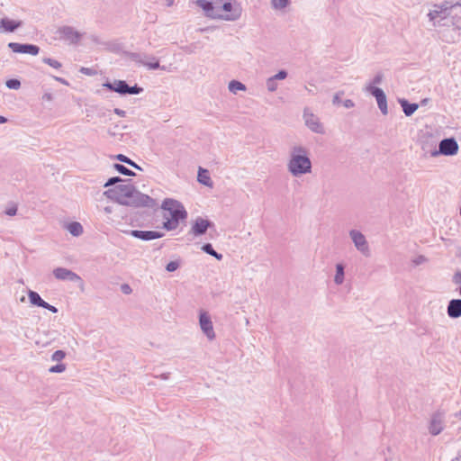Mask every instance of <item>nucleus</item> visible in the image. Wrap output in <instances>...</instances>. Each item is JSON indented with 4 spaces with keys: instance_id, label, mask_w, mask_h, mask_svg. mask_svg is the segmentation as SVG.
<instances>
[{
    "instance_id": "obj_48",
    "label": "nucleus",
    "mask_w": 461,
    "mask_h": 461,
    "mask_svg": "<svg viewBox=\"0 0 461 461\" xmlns=\"http://www.w3.org/2000/svg\"><path fill=\"white\" fill-rule=\"evenodd\" d=\"M42 100L46 102H51L53 100V95L50 93H45L42 95Z\"/></svg>"
},
{
    "instance_id": "obj_56",
    "label": "nucleus",
    "mask_w": 461,
    "mask_h": 461,
    "mask_svg": "<svg viewBox=\"0 0 461 461\" xmlns=\"http://www.w3.org/2000/svg\"><path fill=\"white\" fill-rule=\"evenodd\" d=\"M104 212H105L106 213H111V212H112V208H111V207H109V206H107V207H105V208H104Z\"/></svg>"
},
{
    "instance_id": "obj_38",
    "label": "nucleus",
    "mask_w": 461,
    "mask_h": 461,
    "mask_svg": "<svg viewBox=\"0 0 461 461\" xmlns=\"http://www.w3.org/2000/svg\"><path fill=\"white\" fill-rule=\"evenodd\" d=\"M143 91V88L134 85L133 86H128V95H139Z\"/></svg>"
},
{
    "instance_id": "obj_13",
    "label": "nucleus",
    "mask_w": 461,
    "mask_h": 461,
    "mask_svg": "<svg viewBox=\"0 0 461 461\" xmlns=\"http://www.w3.org/2000/svg\"><path fill=\"white\" fill-rule=\"evenodd\" d=\"M444 413L441 411H436L433 413L429 426V431L431 435L437 436L442 432L444 429Z\"/></svg>"
},
{
    "instance_id": "obj_19",
    "label": "nucleus",
    "mask_w": 461,
    "mask_h": 461,
    "mask_svg": "<svg viewBox=\"0 0 461 461\" xmlns=\"http://www.w3.org/2000/svg\"><path fill=\"white\" fill-rule=\"evenodd\" d=\"M21 22L10 20L8 18H3L0 20V29H4L5 32H12L21 26Z\"/></svg>"
},
{
    "instance_id": "obj_29",
    "label": "nucleus",
    "mask_w": 461,
    "mask_h": 461,
    "mask_svg": "<svg viewBox=\"0 0 461 461\" xmlns=\"http://www.w3.org/2000/svg\"><path fill=\"white\" fill-rule=\"evenodd\" d=\"M421 149L425 154H429L430 157H432V149H437V145L433 140H426L422 142Z\"/></svg>"
},
{
    "instance_id": "obj_15",
    "label": "nucleus",
    "mask_w": 461,
    "mask_h": 461,
    "mask_svg": "<svg viewBox=\"0 0 461 461\" xmlns=\"http://www.w3.org/2000/svg\"><path fill=\"white\" fill-rule=\"evenodd\" d=\"M53 276L59 280H68L71 282H77L81 279L77 274L65 267L55 268Z\"/></svg>"
},
{
    "instance_id": "obj_60",
    "label": "nucleus",
    "mask_w": 461,
    "mask_h": 461,
    "mask_svg": "<svg viewBox=\"0 0 461 461\" xmlns=\"http://www.w3.org/2000/svg\"><path fill=\"white\" fill-rule=\"evenodd\" d=\"M459 294H460V295H461V287L459 288Z\"/></svg>"
},
{
    "instance_id": "obj_42",
    "label": "nucleus",
    "mask_w": 461,
    "mask_h": 461,
    "mask_svg": "<svg viewBox=\"0 0 461 461\" xmlns=\"http://www.w3.org/2000/svg\"><path fill=\"white\" fill-rule=\"evenodd\" d=\"M344 95L343 91L337 92L332 98V104L338 105L341 103V96Z\"/></svg>"
},
{
    "instance_id": "obj_37",
    "label": "nucleus",
    "mask_w": 461,
    "mask_h": 461,
    "mask_svg": "<svg viewBox=\"0 0 461 461\" xmlns=\"http://www.w3.org/2000/svg\"><path fill=\"white\" fill-rule=\"evenodd\" d=\"M67 366L65 364L59 363L49 369L50 373H63Z\"/></svg>"
},
{
    "instance_id": "obj_17",
    "label": "nucleus",
    "mask_w": 461,
    "mask_h": 461,
    "mask_svg": "<svg viewBox=\"0 0 461 461\" xmlns=\"http://www.w3.org/2000/svg\"><path fill=\"white\" fill-rule=\"evenodd\" d=\"M104 87L116 92L120 95H128V86L129 85L124 80H114L113 82H106L104 85Z\"/></svg>"
},
{
    "instance_id": "obj_1",
    "label": "nucleus",
    "mask_w": 461,
    "mask_h": 461,
    "mask_svg": "<svg viewBox=\"0 0 461 461\" xmlns=\"http://www.w3.org/2000/svg\"><path fill=\"white\" fill-rule=\"evenodd\" d=\"M104 195L126 206H145L152 208L156 205V202L153 198L140 193L130 183L110 188L104 191Z\"/></svg>"
},
{
    "instance_id": "obj_50",
    "label": "nucleus",
    "mask_w": 461,
    "mask_h": 461,
    "mask_svg": "<svg viewBox=\"0 0 461 461\" xmlns=\"http://www.w3.org/2000/svg\"><path fill=\"white\" fill-rule=\"evenodd\" d=\"M121 288L122 293L125 294H129L131 292V288L129 285H122Z\"/></svg>"
},
{
    "instance_id": "obj_9",
    "label": "nucleus",
    "mask_w": 461,
    "mask_h": 461,
    "mask_svg": "<svg viewBox=\"0 0 461 461\" xmlns=\"http://www.w3.org/2000/svg\"><path fill=\"white\" fill-rule=\"evenodd\" d=\"M366 91L371 94L376 100L379 110L384 115L388 114V106H387V98L383 91V89L371 85H367L366 86Z\"/></svg>"
},
{
    "instance_id": "obj_16",
    "label": "nucleus",
    "mask_w": 461,
    "mask_h": 461,
    "mask_svg": "<svg viewBox=\"0 0 461 461\" xmlns=\"http://www.w3.org/2000/svg\"><path fill=\"white\" fill-rule=\"evenodd\" d=\"M129 234L142 240H152L163 237V233L155 230H130Z\"/></svg>"
},
{
    "instance_id": "obj_10",
    "label": "nucleus",
    "mask_w": 461,
    "mask_h": 461,
    "mask_svg": "<svg viewBox=\"0 0 461 461\" xmlns=\"http://www.w3.org/2000/svg\"><path fill=\"white\" fill-rule=\"evenodd\" d=\"M199 325L203 333L209 340H213L215 339L213 324L207 312H200Z\"/></svg>"
},
{
    "instance_id": "obj_11",
    "label": "nucleus",
    "mask_w": 461,
    "mask_h": 461,
    "mask_svg": "<svg viewBox=\"0 0 461 461\" xmlns=\"http://www.w3.org/2000/svg\"><path fill=\"white\" fill-rule=\"evenodd\" d=\"M57 33L60 39L68 41L70 44H77L82 37V34L74 27L68 25L59 28Z\"/></svg>"
},
{
    "instance_id": "obj_26",
    "label": "nucleus",
    "mask_w": 461,
    "mask_h": 461,
    "mask_svg": "<svg viewBox=\"0 0 461 461\" xmlns=\"http://www.w3.org/2000/svg\"><path fill=\"white\" fill-rule=\"evenodd\" d=\"M202 250L210 256L214 257L217 260H221L222 255L215 251L211 243H205L202 246Z\"/></svg>"
},
{
    "instance_id": "obj_2",
    "label": "nucleus",
    "mask_w": 461,
    "mask_h": 461,
    "mask_svg": "<svg viewBox=\"0 0 461 461\" xmlns=\"http://www.w3.org/2000/svg\"><path fill=\"white\" fill-rule=\"evenodd\" d=\"M196 5L213 19L234 22L241 16L240 5L232 0H196Z\"/></svg>"
},
{
    "instance_id": "obj_32",
    "label": "nucleus",
    "mask_w": 461,
    "mask_h": 461,
    "mask_svg": "<svg viewBox=\"0 0 461 461\" xmlns=\"http://www.w3.org/2000/svg\"><path fill=\"white\" fill-rule=\"evenodd\" d=\"M146 58H148V56L137 52H132L130 54V59L140 65H142V62L145 61Z\"/></svg>"
},
{
    "instance_id": "obj_31",
    "label": "nucleus",
    "mask_w": 461,
    "mask_h": 461,
    "mask_svg": "<svg viewBox=\"0 0 461 461\" xmlns=\"http://www.w3.org/2000/svg\"><path fill=\"white\" fill-rule=\"evenodd\" d=\"M113 167L115 168L116 171H118L122 175L128 176H135V173L133 171L127 168L125 166H123L122 164H114Z\"/></svg>"
},
{
    "instance_id": "obj_47",
    "label": "nucleus",
    "mask_w": 461,
    "mask_h": 461,
    "mask_svg": "<svg viewBox=\"0 0 461 461\" xmlns=\"http://www.w3.org/2000/svg\"><path fill=\"white\" fill-rule=\"evenodd\" d=\"M45 305H46V306H45V307H43L44 309H47V310H49L50 312H53V313L58 312V309H57L55 306H53V305H51V304L48 303L47 302L45 303Z\"/></svg>"
},
{
    "instance_id": "obj_4",
    "label": "nucleus",
    "mask_w": 461,
    "mask_h": 461,
    "mask_svg": "<svg viewBox=\"0 0 461 461\" xmlns=\"http://www.w3.org/2000/svg\"><path fill=\"white\" fill-rule=\"evenodd\" d=\"M454 8V5H449L447 3L443 4L441 5H435L434 9L429 11L428 14V17L429 21L433 23V26H452L453 31L456 34V37L452 36L450 39L447 38L446 41L447 42H455L461 34V27L455 22L453 16L450 15L451 10Z\"/></svg>"
},
{
    "instance_id": "obj_54",
    "label": "nucleus",
    "mask_w": 461,
    "mask_h": 461,
    "mask_svg": "<svg viewBox=\"0 0 461 461\" xmlns=\"http://www.w3.org/2000/svg\"><path fill=\"white\" fill-rule=\"evenodd\" d=\"M175 3V0H166V4L167 6H172Z\"/></svg>"
},
{
    "instance_id": "obj_3",
    "label": "nucleus",
    "mask_w": 461,
    "mask_h": 461,
    "mask_svg": "<svg viewBox=\"0 0 461 461\" xmlns=\"http://www.w3.org/2000/svg\"><path fill=\"white\" fill-rule=\"evenodd\" d=\"M287 171L294 177H300L312 172L310 150L301 144L291 146L286 163Z\"/></svg>"
},
{
    "instance_id": "obj_36",
    "label": "nucleus",
    "mask_w": 461,
    "mask_h": 461,
    "mask_svg": "<svg viewBox=\"0 0 461 461\" xmlns=\"http://www.w3.org/2000/svg\"><path fill=\"white\" fill-rule=\"evenodd\" d=\"M5 86L9 89H19L21 86V82L18 79H9L5 82Z\"/></svg>"
},
{
    "instance_id": "obj_23",
    "label": "nucleus",
    "mask_w": 461,
    "mask_h": 461,
    "mask_svg": "<svg viewBox=\"0 0 461 461\" xmlns=\"http://www.w3.org/2000/svg\"><path fill=\"white\" fill-rule=\"evenodd\" d=\"M28 297H29L30 303L32 305H36V306H39L41 308L46 306L45 305L46 302L40 296V294L37 292L29 290Z\"/></svg>"
},
{
    "instance_id": "obj_24",
    "label": "nucleus",
    "mask_w": 461,
    "mask_h": 461,
    "mask_svg": "<svg viewBox=\"0 0 461 461\" xmlns=\"http://www.w3.org/2000/svg\"><path fill=\"white\" fill-rule=\"evenodd\" d=\"M344 265L338 263L336 265V274L334 276V283L338 285H342L345 279Z\"/></svg>"
},
{
    "instance_id": "obj_51",
    "label": "nucleus",
    "mask_w": 461,
    "mask_h": 461,
    "mask_svg": "<svg viewBox=\"0 0 461 461\" xmlns=\"http://www.w3.org/2000/svg\"><path fill=\"white\" fill-rule=\"evenodd\" d=\"M53 78H54L56 81L59 82V83H61V84H63V85H65V86H68V85H69V83H68L66 79H64V78H62V77H53Z\"/></svg>"
},
{
    "instance_id": "obj_44",
    "label": "nucleus",
    "mask_w": 461,
    "mask_h": 461,
    "mask_svg": "<svg viewBox=\"0 0 461 461\" xmlns=\"http://www.w3.org/2000/svg\"><path fill=\"white\" fill-rule=\"evenodd\" d=\"M276 81L283 80L287 77V72L285 70H280L276 75L272 76Z\"/></svg>"
},
{
    "instance_id": "obj_6",
    "label": "nucleus",
    "mask_w": 461,
    "mask_h": 461,
    "mask_svg": "<svg viewBox=\"0 0 461 461\" xmlns=\"http://www.w3.org/2000/svg\"><path fill=\"white\" fill-rule=\"evenodd\" d=\"M348 235L356 249L364 257H370L371 249L365 235L357 230H349Z\"/></svg>"
},
{
    "instance_id": "obj_28",
    "label": "nucleus",
    "mask_w": 461,
    "mask_h": 461,
    "mask_svg": "<svg viewBox=\"0 0 461 461\" xmlns=\"http://www.w3.org/2000/svg\"><path fill=\"white\" fill-rule=\"evenodd\" d=\"M229 90L231 93L236 94L238 91H245L246 90V86L243 83L240 82V81L231 80L229 83Z\"/></svg>"
},
{
    "instance_id": "obj_45",
    "label": "nucleus",
    "mask_w": 461,
    "mask_h": 461,
    "mask_svg": "<svg viewBox=\"0 0 461 461\" xmlns=\"http://www.w3.org/2000/svg\"><path fill=\"white\" fill-rule=\"evenodd\" d=\"M452 281L456 285L461 284V271H457L454 274Z\"/></svg>"
},
{
    "instance_id": "obj_8",
    "label": "nucleus",
    "mask_w": 461,
    "mask_h": 461,
    "mask_svg": "<svg viewBox=\"0 0 461 461\" xmlns=\"http://www.w3.org/2000/svg\"><path fill=\"white\" fill-rule=\"evenodd\" d=\"M303 118L307 128L311 130L312 132L318 134L325 133L324 126L320 122L318 116L312 113L308 108L304 109Z\"/></svg>"
},
{
    "instance_id": "obj_35",
    "label": "nucleus",
    "mask_w": 461,
    "mask_h": 461,
    "mask_svg": "<svg viewBox=\"0 0 461 461\" xmlns=\"http://www.w3.org/2000/svg\"><path fill=\"white\" fill-rule=\"evenodd\" d=\"M65 357H66L65 351L56 350L51 356V360L55 361V362H60L61 360H63L65 358Z\"/></svg>"
},
{
    "instance_id": "obj_22",
    "label": "nucleus",
    "mask_w": 461,
    "mask_h": 461,
    "mask_svg": "<svg viewBox=\"0 0 461 461\" xmlns=\"http://www.w3.org/2000/svg\"><path fill=\"white\" fill-rule=\"evenodd\" d=\"M65 228L74 237H79L84 231L83 226L78 221L69 222Z\"/></svg>"
},
{
    "instance_id": "obj_20",
    "label": "nucleus",
    "mask_w": 461,
    "mask_h": 461,
    "mask_svg": "<svg viewBox=\"0 0 461 461\" xmlns=\"http://www.w3.org/2000/svg\"><path fill=\"white\" fill-rule=\"evenodd\" d=\"M399 104H401L402 111L406 116L412 115L419 108L418 104L409 103L406 99H400Z\"/></svg>"
},
{
    "instance_id": "obj_43",
    "label": "nucleus",
    "mask_w": 461,
    "mask_h": 461,
    "mask_svg": "<svg viewBox=\"0 0 461 461\" xmlns=\"http://www.w3.org/2000/svg\"><path fill=\"white\" fill-rule=\"evenodd\" d=\"M17 212V206L15 204H13L9 207H7L5 211V213L8 216H14Z\"/></svg>"
},
{
    "instance_id": "obj_34",
    "label": "nucleus",
    "mask_w": 461,
    "mask_h": 461,
    "mask_svg": "<svg viewBox=\"0 0 461 461\" xmlns=\"http://www.w3.org/2000/svg\"><path fill=\"white\" fill-rule=\"evenodd\" d=\"M42 61H43L45 64H47V65H49V66H50V67H52V68H57V69H58V68H61V66H62V65H61V63H60L59 61H58V60H56V59H50V58H44V59H42Z\"/></svg>"
},
{
    "instance_id": "obj_52",
    "label": "nucleus",
    "mask_w": 461,
    "mask_h": 461,
    "mask_svg": "<svg viewBox=\"0 0 461 461\" xmlns=\"http://www.w3.org/2000/svg\"><path fill=\"white\" fill-rule=\"evenodd\" d=\"M80 71L86 75H88V76H91L92 75V72H91V69L90 68H82L80 69Z\"/></svg>"
},
{
    "instance_id": "obj_55",
    "label": "nucleus",
    "mask_w": 461,
    "mask_h": 461,
    "mask_svg": "<svg viewBox=\"0 0 461 461\" xmlns=\"http://www.w3.org/2000/svg\"><path fill=\"white\" fill-rule=\"evenodd\" d=\"M7 122V119L2 115H0V124L5 123Z\"/></svg>"
},
{
    "instance_id": "obj_59",
    "label": "nucleus",
    "mask_w": 461,
    "mask_h": 461,
    "mask_svg": "<svg viewBox=\"0 0 461 461\" xmlns=\"http://www.w3.org/2000/svg\"><path fill=\"white\" fill-rule=\"evenodd\" d=\"M210 30V28H205V29H203L202 31H208Z\"/></svg>"
},
{
    "instance_id": "obj_14",
    "label": "nucleus",
    "mask_w": 461,
    "mask_h": 461,
    "mask_svg": "<svg viewBox=\"0 0 461 461\" xmlns=\"http://www.w3.org/2000/svg\"><path fill=\"white\" fill-rule=\"evenodd\" d=\"M211 226H212V221L202 217H197L191 228V232L194 236H201L203 235Z\"/></svg>"
},
{
    "instance_id": "obj_7",
    "label": "nucleus",
    "mask_w": 461,
    "mask_h": 461,
    "mask_svg": "<svg viewBox=\"0 0 461 461\" xmlns=\"http://www.w3.org/2000/svg\"><path fill=\"white\" fill-rule=\"evenodd\" d=\"M458 149V143L454 138L443 139L438 144V149H432V157L435 158L438 155L454 156L457 154Z\"/></svg>"
},
{
    "instance_id": "obj_5",
    "label": "nucleus",
    "mask_w": 461,
    "mask_h": 461,
    "mask_svg": "<svg viewBox=\"0 0 461 461\" xmlns=\"http://www.w3.org/2000/svg\"><path fill=\"white\" fill-rule=\"evenodd\" d=\"M161 209L164 211L163 228L167 230H173L179 225V221L186 219L187 212L184 205L177 200L167 198L163 201Z\"/></svg>"
},
{
    "instance_id": "obj_30",
    "label": "nucleus",
    "mask_w": 461,
    "mask_h": 461,
    "mask_svg": "<svg viewBox=\"0 0 461 461\" xmlns=\"http://www.w3.org/2000/svg\"><path fill=\"white\" fill-rule=\"evenodd\" d=\"M116 158L121 161V162H123L125 164H128L130 165L131 167L136 168V169H139V170H142V168L137 165L134 161H132L131 158H129L128 157H126L125 155H122V154H119L116 156Z\"/></svg>"
},
{
    "instance_id": "obj_21",
    "label": "nucleus",
    "mask_w": 461,
    "mask_h": 461,
    "mask_svg": "<svg viewBox=\"0 0 461 461\" xmlns=\"http://www.w3.org/2000/svg\"><path fill=\"white\" fill-rule=\"evenodd\" d=\"M197 181L200 184L204 185L206 186H209V187L212 186V181L210 177V175H209V172L207 169H204L202 167L199 168L198 175H197Z\"/></svg>"
},
{
    "instance_id": "obj_40",
    "label": "nucleus",
    "mask_w": 461,
    "mask_h": 461,
    "mask_svg": "<svg viewBox=\"0 0 461 461\" xmlns=\"http://www.w3.org/2000/svg\"><path fill=\"white\" fill-rule=\"evenodd\" d=\"M383 79H384V75H383V73L379 72L374 77L370 85L374 86L380 85L382 83Z\"/></svg>"
},
{
    "instance_id": "obj_27",
    "label": "nucleus",
    "mask_w": 461,
    "mask_h": 461,
    "mask_svg": "<svg viewBox=\"0 0 461 461\" xmlns=\"http://www.w3.org/2000/svg\"><path fill=\"white\" fill-rule=\"evenodd\" d=\"M270 3L274 10L281 11L290 5V0H270Z\"/></svg>"
},
{
    "instance_id": "obj_18",
    "label": "nucleus",
    "mask_w": 461,
    "mask_h": 461,
    "mask_svg": "<svg viewBox=\"0 0 461 461\" xmlns=\"http://www.w3.org/2000/svg\"><path fill=\"white\" fill-rule=\"evenodd\" d=\"M447 315L452 319L461 317V299H452L447 307Z\"/></svg>"
},
{
    "instance_id": "obj_41",
    "label": "nucleus",
    "mask_w": 461,
    "mask_h": 461,
    "mask_svg": "<svg viewBox=\"0 0 461 461\" xmlns=\"http://www.w3.org/2000/svg\"><path fill=\"white\" fill-rule=\"evenodd\" d=\"M179 267V263L177 261H170L166 266V270L168 272H174Z\"/></svg>"
},
{
    "instance_id": "obj_25",
    "label": "nucleus",
    "mask_w": 461,
    "mask_h": 461,
    "mask_svg": "<svg viewBox=\"0 0 461 461\" xmlns=\"http://www.w3.org/2000/svg\"><path fill=\"white\" fill-rule=\"evenodd\" d=\"M142 66L148 68L149 69L160 68V65H159L158 59L153 56L146 58L145 61L142 62Z\"/></svg>"
},
{
    "instance_id": "obj_39",
    "label": "nucleus",
    "mask_w": 461,
    "mask_h": 461,
    "mask_svg": "<svg viewBox=\"0 0 461 461\" xmlns=\"http://www.w3.org/2000/svg\"><path fill=\"white\" fill-rule=\"evenodd\" d=\"M123 180L120 176H113L107 180V182L104 185V187H108L111 185H114L117 183L122 182Z\"/></svg>"
},
{
    "instance_id": "obj_46",
    "label": "nucleus",
    "mask_w": 461,
    "mask_h": 461,
    "mask_svg": "<svg viewBox=\"0 0 461 461\" xmlns=\"http://www.w3.org/2000/svg\"><path fill=\"white\" fill-rule=\"evenodd\" d=\"M342 104L347 109L353 108L355 106V103L351 99H346L342 102Z\"/></svg>"
},
{
    "instance_id": "obj_12",
    "label": "nucleus",
    "mask_w": 461,
    "mask_h": 461,
    "mask_svg": "<svg viewBox=\"0 0 461 461\" xmlns=\"http://www.w3.org/2000/svg\"><path fill=\"white\" fill-rule=\"evenodd\" d=\"M8 48L15 53L30 54L32 56L38 55L40 51V48L37 45L28 43L10 42L8 43Z\"/></svg>"
},
{
    "instance_id": "obj_53",
    "label": "nucleus",
    "mask_w": 461,
    "mask_h": 461,
    "mask_svg": "<svg viewBox=\"0 0 461 461\" xmlns=\"http://www.w3.org/2000/svg\"><path fill=\"white\" fill-rule=\"evenodd\" d=\"M162 380H167L169 378V374L168 373H165V374H162L160 375L159 376Z\"/></svg>"
},
{
    "instance_id": "obj_33",
    "label": "nucleus",
    "mask_w": 461,
    "mask_h": 461,
    "mask_svg": "<svg viewBox=\"0 0 461 461\" xmlns=\"http://www.w3.org/2000/svg\"><path fill=\"white\" fill-rule=\"evenodd\" d=\"M266 86L269 92H275L277 89L278 85L276 80L273 77H270L267 79Z\"/></svg>"
},
{
    "instance_id": "obj_49",
    "label": "nucleus",
    "mask_w": 461,
    "mask_h": 461,
    "mask_svg": "<svg viewBox=\"0 0 461 461\" xmlns=\"http://www.w3.org/2000/svg\"><path fill=\"white\" fill-rule=\"evenodd\" d=\"M113 112H114L115 114H117L120 117H125L126 116V112L124 110H122V109H119V108H115L113 110Z\"/></svg>"
},
{
    "instance_id": "obj_57",
    "label": "nucleus",
    "mask_w": 461,
    "mask_h": 461,
    "mask_svg": "<svg viewBox=\"0 0 461 461\" xmlns=\"http://www.w3.org/2000/svg\"><path fill=\"white\" fill-rule=\"evenodd\" d=\"M456 417L461 420V410L456 414Z\"/></svg>"
},
{
    "instance_id": "obj_58",
    "label": "nucleus",
    "mask_w": 461,
    "mask_h": 461,
    "mask_svg": "<svg viewBox=\"0 0 461 461\" xmlns=\"http://www.w3.org/2000/svg\"><path fill=\"white\" fill-rule=\"evenodd\" d=\"M24 301H25V298H24V296H23V297L21 298V302H24Z\"/></svg>"
}]
</instances>
